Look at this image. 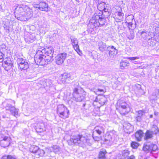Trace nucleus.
<instances>
[{
	"instance_id": "f257e3e1",
	"label": "nucleus",
	"mask_w": 159,
	"mask_h": 159,
	"mask_svg": "<svg viewBox=\"0 0 159 159\" xmlns=\"http://www.w3.org/2000/svg\"><path fill=\"white\" fill-rule=\"evenodd\" d=\"M54 52L53 48L50 46L45 48L40 46L34 56L35 63L41 66L48 64L52 58Z\"/></svg>"
},
{
	"instance_id": "f03ea898",
	"label": "nucleus",
	"mask_w": 159,
	"mask_h": 159,
	"mask_svg": "<svg viewBox=\"0 0 159 159\" xmlns=\"http://www.w3.org/2000/svg\"><path fill=\"white\" fill-rule=\"evenodd\" d=\"M105 3L102 2L98 4L97 7L99 11L96 12L90 20L89 24L93 28L101 26L106 22V17L103 15V12L108 11Z\"/></svg>"
},
{
	"instance_id": "7ed1b4c3",
	"label": "nucleus",
	"mask_w": 159,
	"mask_h": 159,
	"mask_svg": "<svg viewBox=\"0 0 159 159\" xmlns=\"http://www.w3.org/2000/svg\"><path fill=\"white\" fill-rule=\"evenodd\" d=\"M14 13L15 17L23 21L29 19L33 15L31 9L28 6L23 4L18 5Z\"/></svg>"
},
{
	"instance_id": "20e7f679",
	"label": "nucleus",
	"mask_w": 159,
	"mask_h": 159,
	"mask_svg": "<svg viewBox=\"0 0 159 159\" xmlns=\"http://www.w3.org/2000/svg\"><path fill=\"white\" fill-rule=\"evenodd\" d=\"M116 110L122 115L127 114L130 111V108L127 102L122 100H118L116 105Z\"/></svg>"
},
{
	"instance_id": "39448f33",
	"label": "nucleus",
	"mask_w": 159,
	"mask_h": 159,
	"mask_svg": "<svg viewBox=\"0 0 159 159\" xmlns=\"http://www.w3.org/2000/svg\"><path fill=\"white\" fill-rule=\"evenodd\" d=\"M88 140L86 137L79 134L73 136L68 141V143L69 145H80L86 143Z\"/></svg>"
},
{
	"instance_id": "423d86ee",
	"label": "nucleus",
	"mask_w": 159,
	"mask_h": 159,
	"mask_svg": "<svg viewBox=\"0 0 159 159\" xmlns=\"http://www.w3.org/2000/svg\"><path fill=\"white\" fill-rule=\"evenodd\" d=\"M107 101V98L105 95L98 94L96 97L93 104L95 108H99L101 107L104 105Z\"/></svg>"
},
{
	"instance_id": "0eeeda50",
	"label": "nucleus",
	"mask_w": 159,
	"mask_h": 159,
	"mask_svg": "<svg viewBox=\"0 0 159 159\" xmlns=\"http://www.w3.org/2000/svg\"><path fill=\"white\" fill-rule=\"evenodd\" d=\"M30 152L34 154L37 157L43 156L45 154V152L43 149H41L36 145H31L29 149Z\"/></svg>"
},
{
	"instance_id": "6e6552de",
	"label": "nucleus",
	"mask_w": 159,
	"mask_h": 159,
	"mask_svg": "<svg viewBox=\"0 0 159 159\" xmlns=\"http://www.w3.org/2000/svg\"><path fill=\"white\" fill-rule=\"evenodd\" d=\"M57 112L59 117L63 119L67 118L69 114V111L67 108L62 105L58 107Z\"/></svg>"
},
{
	"instance_id": "1a4fd4ad",
	"label": "nucleus",
	"mask_w": 159,
	"mask_h": 159,
	"mask_svg": "<svg viewBox=\"0 0 159 159\" xmlns=\"http://www.w3.org/2000/svg\"><path fill=\"white\" fill-rule=\"evenodd\" d=\"M17 65L18 69L21 71L26 70L29 67V64L26 60L23 58L19 59Z\"/></svg>"
},
{
	"instance_id": "9d476101",
	"label": "nucleus",
	"mask_w": 159,
	"mask_h": 159,
	"mask_svg": "<svg viewBox=\"0 0 159 159\" xmlns=\"http://www.w3.org/2000/svg\"><path fill=\"white\" fill-rule=\"evenodd\" d=\"M33 7L42 11L47 12L48 11V5L44 2H40L39 4H34Z\"/></svg>"
},
{
	"instance_id": "9b49d317",
	"label": "nucleus",
	"mask_w": 159,
	"mask_h": 159,
	"mask_svg": "<svg viewBox=\"0 0 159 159\" xmlns=\"http://www.w3.org/2000/svg\"><path fill=\"white\" fill-rule=\"evenodd\" d=\"M3 61L4 63L2 64V66L6 70H9L13 66V63L10 57H7Z\"/></svg>"
},
{
	"instance_id": "f8f14e48",
	"label": "nucleus",
	"mask_w": 159,
	"mask_h": 159,
	"mask_svg": "<svg viewBox=\"0 0 159 159\" xmlns=\"http://www.w3.org/2000/svg\"><path fill=\"white\" fill-rule=\"evenodd\" d=\"M118 8H120V11L115 12L114 18L117 22H120L122 21L124 19V14L122 12V9L119 7H117Z\"/></svg>"
},
{
	"instance_id": "ddd939ff",
	"label": "nucleus",
	"mask_w": 159,
	"mask_h": 159,
	"mask_svg": "<svg viewBox=\"0 0 159 159\" xmlns=\"http://www.w3.org/2000/svg\"><path fill=\"white\" fill-rule=\"evenodd\" d=\"M71 44L75 51L80 56H82V52L80 49L79 46L78 44V42L76 39H71Z\"/></svg>"
},
{
	"instance_id": "4468645a",
	"label": "nucleus",
	"mask_w": 159,
	"mask_h": 159,
	"mask_svg": "<svg viewBox=\"0 0 159 159\" xmlns=\"http://www.w3.org/2000/svg\"><path fill=\"white\" fill-rule=\"evenodd\" d=\"M67 57V54L65 53L59 54L57 56L56 62L58 65L63 63Z\"/></svg>"
},
{
	"instance_id": "2eb2a0df",
	"label": "nucleus",
	"mask_w": 159,
	"mask_h": 159,
	"mask_svg": "<svg viewBox=\"0 0 159 159\" xmlns=\"http://www.w3.org/2000/svg\"><path fill=\"white\" fill-rule=\"evenodd\" d=\"M11 143V139L10 137H5L3 139L0 141V145L4 148L8 147Z\"/></svg>"
},
{
	"instance_id": "dca6fc26",
	"label": "nucleus",
	"mask_w": 159,
	"mask_h": 159,
	"mask_svg": "<svg viewBox=\"0 0 159 159\" xmlns=\"http://www.w3.org/2000/svg\"><path fill=\"white\" fill-rule=\"evenodd\" d=\"M156 145L153 144L148 145L146 144H144L142 150L144 152L155 151L156 150Z\"/></svg>"
},
{
	"instance_id": "f3484780",
	"label": "nucleus",
	"mask_w": 159,
	"mask_h": 159,
	"mask_svg": "<svg viewBox=\"0 0 159 159\" xmlns=\"http://www.w3.org/2000/svg\"><path fill=\"white\" fill-rule=\"evenodd\" d=\"M144 133L143 130L139 129L136 131L134 134L135 139L138 142L141 141L144 136Z\"/></svg>"
},
{
	"instance_id": "a211bd4d",
	"label": "nucleus",
	"mask_w": 159,
	"mask_h": 159,
	"mask_svg": "<svg viewBox=\"0 0 159 159\" xmlns=\"http://www.w3.org/2000/svg\"><path fill=\"white\" fill-rule=\"evenodd\" d=\"M70 76L71 75L69 73L66 72H64L61 75V80L62 82L65 83L67 80L71 79Z\"/></svg>"
},
{
	"instance_id": "6ab92c4d",
	"label": "nucleus",
	"mask_w": 159,
	"mask_h": 159,
	"mask_svg": "<svg viewBox=\"0 0 159 159\" xmlns=\"http://www.w3.org/2000/svg\"><path fill=\"white\" fill-rule=\"evenodd\" d=\"M109 54L110 56H114L117 53V50L113 46H110L108 47Z\"/></svg>"
},
{
	"instance_id": "aec40b11",
	"label": "nucleus",
	"mask_w": 159,
	"mask_h": 159,
	"mask_svg": "<svg viewBox=\"0 0 159 159\" xmlns=\"http://www.w3.org/2000/svg\"><path fill=\"white\" fill-rule=\"evenodd\" d=\"M107 152L105 149H102L100 150L98 154V159H107L106 155Z\"/></svg>"
},
{
	"instance_id": "412c9836",
	"label": "nucleus",
	"mask_w": 159,
	"mask_h": 159,
	"mask_svg": "<svg viewBox=\"0 0 159 159\" xmlns=\"http://www.w3.org/2000/svg\"><path fill=\"white\" fill-rule=\"evenodd\" d=\"M153 136V132L149 130H147L145 133V136L144 138V139L145 140L147 141L149 139H152Z\"/></svg>"
},
{
	"instance_id": "4be33fe9",
	"label": "nucleus",
	"mask_w": 159,
	"mask_h": 159,
	"mask_svg": "<svg viewBox=\"0 0 159 159\" xmlns=\"http://www.w3.org/2000/svg\"><path fill=\"white\" fill-rule=\"evenodd\" d=\"M35 129L38 133L42 132L45 131L44 126L43 124H39L36 127Z\"/></svg>"
},
{
	"instance_id": "5701e85b",
	"label": "nucleus",
	"mask_w": 159,
	"mask_h": 159,
	"mask_svg": "<svg viewBox=\"0 0 159 159\" xmlns=\"http://www.w3.org/2000/svg\"><path fill=\"white\" fill-rule=\"evenodd\" d=\"M130 151L128 150H124L120 154V157H122L125 159L127 157L129 156L130 154Z\"/></svg>"
},
{
	"instance_id": "b1692460",
	"label": "nucleus",
	"mask_w": 159,
	"mask_h": 159,
	"mask_svg": "<svg viewBox=\"0 0 159 159\" xmlns=\"http://www.w3.org/2000/svg\"><path fill=\"white\" fill-rule=\"evenodd\" d=\"M94 129H95L96 132L99 135L101 134L104 132V129L102 127L97 126Z\"/></svg>"
},
{
	"instance_id": "393cba45",
	"label": "nucleus",
	"mask_w": 159,
	"mask_h": 159,
	"mask_svg": "<svg viewBox=\"0 0 159 159\" xmlns=\"http://www.w3.org/2000/svg\"><path fill=\"white\" fill-rule=\"evenodd\" d=\"M139 146V144L136 141H132L130 143V146L134 149H137Z\"/></svg>"
},
{
	"instance_id": "a878e982",
	"label": "nucleus",
	"mask_w": 159,
	"mask_h": 159,
	"mask_svg": "<svg viewBox=\"0 0 159 159\" xmlns=\"http://www.w3.org/2000/svg\"><path fill=\"white\" fill-rule=\"evenodd\" d=\"M1 159H16V158L14 156L11 155H5L2 156Z\"/></svg>"
},
{
	"instance_id": "bb28decb",
	"label": "nucleus",
	"mask_w": 159,
	"mask_h": 159,
	"mask_svg": "<svg viewBox=\"0 0 159 159\" xmlns=\"http://www.w3.org/2000/svg\"><path fill=\"white\" fill-rule=\"evenodd\" d=\"M107 91V90L105 86H103V89L98 88L96 90L95 93L99 92L104 93Z\"/></svg>"
},
{
	"instance_id": "cd10ccee",
	"label": "nucleus",
	"mask_w": 159,
	"mask_h": 159,
	"mask_svg": "<svg viewBox=\"0 0 159 159\" xmlns=\"http://www.w3.org/2000/svg\"><path fill=\"white\" fill-rule=\"evenodd\" d=\"M128 63L125 61H122L120 63V66L121 69L125 68L126 67L128 66Z\"/></svg>"
},
{
	"instance_id": "c85d7f7f",
	"label": "nucleus",
	"mask_w": 159,
	"mask_h": 159,
	"mask_svg": "<svg viewBox=\"0 0 159 159\" xmlns=\"http://www.w3.org/2000/svg\"><path fill=\"white\" fill-rule=\"evenodd\" d=\"M4 54L1 51H0V63L2 62L4 60Z\"/></svg>"
},
{
	"instance_id": "c756f323",
	"label": "nucleus",
	"mask_w": 159,
	"mask_h": 159,
	"mask_svg": "<svg viewBox=\"0 0 159 159\" xmlns=\"http://www.w3.org/2000/svg\"><path fill=\"white\" fill-rule=\"evenodd\" d=\"M132 25L133 24L131 22H130L128 23V26L129 30H133V28H132Z\"/></svg>"
},
{
	"instance_id": "7c9ffc66",
	"label": "nucleus",
	"mask_w": 159,
	"mask_h": 159,
	"mask_svg": "<svg viewBox=\"0 0 159 159\" xmlns=\"http://www.w3.org/2000/svg\"><path fill=\"white\" fill-rule=\"evenodd\" d=\"M79 89L77 88H75L73 89V94H79Z\"/></svg>"
},
{
	"instance_id": "2f4dec72",
	"label": "nucleus",
	"mask_w": 159,
	"mask_h": 159,
	"mask_svg": "<svg viewBox=\"0 0 159 159\" xmlns=\"http://www.w3.org/2000/svg\"><path fill=\"white\" fill-rule=\"evenodd\" d=\"M139 57H130L129 58V59L130 60H134L136 59H139Z\"/></svg>"
},
{
	"instance_id": "473e14b6",
	"label": "nucleus",
	"mask_w": 159,
	"mask_h": 159,
	"mask_svg": "<svg viewBox=\"0 0 159 159\" xmlns=\"http://www.w3.org/2000/svg\"><path fill=\"white\" fill-rule=\"evenodd\" d=\"M127 159H135V157L134 155H131L127 157Z\"/></svg>"
},
{
	"instance_id": "72a5a7b5",
	"label": "nucleus",
	"mask_w": 159,
	"mask_h": 159,
	"mask_svg": "<svg viewBox=\"0 0 159 159\" xmlns=\"http://www.w3.org/2000/svg\"><path fill=\"white\" fill-rule=\"evenodd\" d=\"M111 139V138L110 136V138H108V139H105V141H110V139Z\"/></svg>"
},
{
	"instance_id": "f704fd0d",
	"label": "nucleus",
	"mask_w": 159,
	"mask_h": 159,
	"mask_svg": "<svg viewBox=\"0 0 159 159\" xmlns=\"http://www.w3.org/2000/svg\"><path fill=\"white\" fill-rule=\"evenodd\" d=\"M92 136H93V138L95 139V140H96L97 139V138H98V137H96V136H95L93 134L92 135Z\"/></svg>"
},
{
	"instance_id": "c9c22d12",
	"label": "nucleus",
	"mask_w": 159,
	"mask_h": 159,
	"mask_svg": "<svg viewBox=\"0 0 159 159\" xmlns=\"http://www.w3.org/2000/svg\"><path fill=\"white\" fill-rule=\"evenodd\" d=\"M156 29H157V30H158V29H159V27H157L156 28Z\"/></svg>"
}]
</instances>
